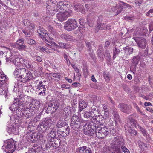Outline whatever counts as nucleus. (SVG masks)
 <instances>
[{"mask_svg":"<svg viewBox=\"0 0 153 153\" xmlns=\"http://www.w3.org/2000/svg\"><path fill=\"white\" fill-rule=\"evenodd\" d=\"M19 54L17 52H13L10 57L9 59L14 63L16 69L13 72L14 77L19 80L22 73L25 72V67L28 68H31L32 66L30 59L19 58Z\"/></svg>","mask_w":153,"mask_h":153,"instance_id":"nucleus-1","label":"nucleus"},{"mask_svg":"<svg viewBox=\"0 0 153 153\" xmlns=\"http://www.w3.org/2000/svg\"><path fill=\"white\" fill-rule=\"evenodd\" d=\"M67 1H64L57 4L56 10L59 13L57 14L56 17L60 21L65 20L71 12V10L68 8L69 5Z\"/></svg>","mask_w":153,"mask_h":153,"instance_id":"nucleus-2","label":"nucleus"},{"mask_svg":"<svg viewBox=\"0 0 153 153\" xmlns=\"http://www.w3.org/2000/svg\"><path fill=\"white\" fill-rule=\"evenodd\" d=\"M25 110L23 116L24 119H27L32 116L35 110L38 109L40 105V102L38 100H34L32 103L27 102V101L24 102Z\"/></svg>","mask_w":153,"mask_h":153,"instance_id":"nucleus-3","label":"nucleus"},{"mask_svg":"<svg viewBox=\"0 0 153 153\" xmlns=\"http://www.w3.org/2000/svg\"><path fill=\"white\" fill-rule=\"evenodd\" d=\"M144 31V34L143 33V35H144L145 34L147 31V29H145L143 30ZM137 34L135 33L134 35L136 37L135 40L137 43L138 47L144 49L145 48L146 45V40L144 38H143L141 37H138L139 36H141L142 35V33H140L139 31H137L136 32Z\"/></svg>","mask_w":153,"mask_h":153,"instance_id":"nucleus-4","label":"nucleus"},{"mask_svg":"<svg viewBox=\"0 0 153 153\" xmlns=\"http://www.w3.org/2000/svg\"><path fill=\"white\" fill-rule=\"evenodd\" d=\"M23 95H21L19 96V98H14V100L13 101V103L12 104L11 106L9 107L10 109L12 111H14L16 110V108L18 106L19 108H22V109H25V106H24V102L21 100L23 97Z\"/></svg>","mask_w":153,"mask_h":153,"instance_id":"nucleus-5","label":"nucleus"},{"mask_svg":"<svg viewBox=\"0 0 153 153\" xmlns=\"http://www.w3.org/2000/svg\"><path fill=\"white\" fill-rule=\"evenodd\" d=\"M84 122L82 118L79 117L77 115H74L72 117L70 126L72 128L76 130L82 125Z\"/></svg>","mask_w":153,"mask_h":153,"instance_id":"nucleus-6","label":"nucleus"},{"mask_svg":"<svg viewBox=\"0 0 153 153\" xmlns=\"http://www.w3.org/2000/svg\"><path fill=\"white\" fill-rule=\"evenodd\" d=\"M78 27L77 22L73 19H69L65 24L64 28L68 31H71Z\"/></svg>","mask_w":153,"mask_h":153,"instance_id":"nucleus-7","label":"nucleus"},{"mask_svg":"<svg viewBox=\"0 0 153 153\" xmlns=\"http://www.w3.org/2000/svg\"><path fill=\"white\" fill-rule=\"evenodd\" d=\"M24 24L26 26V27L23 32L26 36L30 37L33 33L34 26L33 24H30L27 19L24 20Z\"/></svg>","mask_w":153,"mask_h":153,"instance_id":"nucleus-8","label":"nucleus"},{"mask_svg":"<svg viewBox=\"0 0 153 153\" xmlns=\"http://www.w3.org/2000/svg\"><path fill=\"white\" fill-rule=\"evenodd\" d=\"M93 123H87L83 127V131L84 133L86 135L89 136H92L94 131V125H93Z\"/></svg>","mask_w":153,"mask_h":153,"instance_id":"nucleus-9","label":"nucleus"},{"mask_svg":"<svg viewBox=\"0 0 153 153\" xmlns=\"http://www.w3.org/2000/svg\"><path fill=\"white\" fill-rule=\"evenodd\" d=\"M95 132L96 136L99 138H104L108 133V129L106 127H97Z\"/></svg>","mask_w":153,"mask_h":153,"instance_id":"nucleus-10","label":"nucleus"},{"mask_svg":"<svg viewBox=\"0 0 153 153\" xmlns=\"http://www.w3.org/2000/svg\"><path fill=\"white\" fill-rule=\"evenodd\" d=\"M4 146L5 152L7 153H13L16 149L15 142L13 139L8 140Z\"/></svg>","mask_w":153,"mask_h":153,"instance_id":"nucleus-11","label":"nucleus"},{"mask_svg":"<svg viewBox=\"0 0 153 153\" xmlns=\"http://www.w3.org/2000/svg\"><path fill=\"white\" fill-rule=\"evenodd\" d=\"M45 82H40L37 86L36 91L39 92V94L40 95H45L46 89L45 88L46 85L44 84Z\"/></svg>","mask_w":153,"mask_h":153,"instance_id":"nucleus-12","label":"nucleus"},{"mask_svg":"<svg viewBox=\"0 0 153 153\" xmlns=\"http://www.w3.org/2000/svg\"><path fill=\"white\" fill-rule=\"evenodd\" d=\"M120 143L121 142L117 138L114 139L112 143V147L114 149V152L112 153H121L120 149Z\"/></svg>","mask_w":153,"mask_h":153,"instance_id":"nucleus-13","label":"nucleus"},{"mask_svg":"<svg viewBox=\"0 0 153 153\" xmlns=\"http://www.w3.org/2000/svg\"><path fill=\"white\" fill-rule=\"evenodd\" d=\"M26 70L25 72L22 73L19 80L23 82H25L27 80L31 79L32 77V74L30 72L27 73Z\"/></svg>","mask_w":153,"mask_h":153,"instance_id":"nucleus-14","label":"nucleus"},{"mask_svg":"<svg viewBox=\"0 0 153 153\" xmlns=\"http://www.w3.org/2000/svg\"><path fill=\"white\" fill-rule=\"evenodd\" d=\"M94 123L98 125H102L105 122L104 118L102 115H98V116L94 115L91 119Z\"/></svg>","mask_w":153,"mask_h":153,"instance_id":"nucleus-15","label":"nucleus"},{"mask_svg":"<svg viewBox=\"0 0 153 153\" xmlns=\"http://www.w3.org/2000/svg\"><path fill=\"white\" fill-rule=\"evenodd\" d=\"M111 28V26L110 25H106L104 23H98L95 27L97 32H98L100 29L102 30H109Z\"/></svg>","mask_w":153,"mask_h":153,"instance_id":"nucleus-16","label":"nucleus"},{"mask_svg":"<svg viewBox=\"0 0 153 153\" xmlns=\"http://www.w3.org/2000/svg\"><path fill=\"white\" fill-rule=\"evenodd\" d=\"M38 32L39 33V35L43 40H45L46 38L48 37H49L48 34L47 33V31L42 27H39V29L38 30Z\"/></svg>","mask_w":153,"mask_h":153,"instance_id":"nucleus-17","label":"nucleus"},{"mask_svg":"<svg viewBox=\"0 0 153 153\" xmlns=\"http://www.w3.org/2000/svg\"><path fill=\"white\" fill-rule=\"evenodd\" d=\"M131 124H132L134 127L137 128H138L141 132L145 136H147V133L146 130L140 126L138 124L137 122L134 119H133L131 121Z\"/></svg>","mask_w":153,"mask_h":153,"instance_id":"nucleus-18","label":"nucleus"},{"mask_svg":"<svg viewBox=\"0 0 153 153\" xmlns=\"http://www.w3.org/2000/svg\"><path fill=\"white\" fill-rule=\"evenodd\" d=\"M119 107L120 110L125 113H128L131 111V106L124 104H120Z\"/></svg>","mask_w":153,"mask_h":153,"instance_id":"nucleus-19","label":"nucleus"},{"mask_svg":"<svg viewBox=\"0 0 153 153\" xmlns=\"http://www.w3.org/2000/svg\"><path fill=\"white\" fill-rule=\"evenodd\" d=\"M24 43L23 39H19L15 44L14 46L19 49H24L26 48V46L23 45Z\"/></svg>","mask_w":153,"mask_h":153,"instance_id":"nucleus-20","label":"nucleus"},{"mask_svg":"<svg viewBox=\"0 0 153 153\" xmlns=\"http://www.w3.org/2000/svg\"><path fill=\"white\" fill-rule=\"evenodd\" d=\"M58 105L57 102H53L50 104L47 108L48 111H50V113H54L57 110Z\"/></svg>","mask_w":153,"mask_h":153,"instance_id":"nucleus-21","label":"nucleus"},{"mask_svg":"<svg viewBox=\"0 0 153 153\" xmlns=\"http://www.w3.org/2000/svg\"><path fill=\"white\" fill-rule=\"evenodd\" d=\"M41 123L44 126L43 127L44 128V131H45L47 130L50 126L52 123V121L50 118H46Z\"/></svg>","mask_w":153,"mask_h":153,"instance_id":"nucleus-22","label":"nucleus"},{"mask_svg":"<svg viewBox=\"0 0 153 153\" xmlns=\"http://www.w3.org/2000/svg\"><path fill=\"white\" fill-rule=\"evenodd\" d=\"M131 121V123H128L125 125V128L126 131H128L131 134L133 135H135L137 134V132L134 130L132 129L130 127V124L133 125L132 124H131V121Z\"/></svg>","mask_w":153,"mask_h":153,"instance_id":"nucleus-23","label":"nucleus"},{"mask_svg":"<svg viewBox=\"0 0 153 153\" xmlns=\"http://www.w3.org/2000/svg\"><path fill=\"white\" fill-rule=\"evenodd\" d=\"M6 76L2 71H0V87L1 86V85L3 86H5L6 84L5 83V82L6 80Z\"/></svg>","mask_w":153,"mask_h":153,"instance_id":"nucleus-24","label":"nucleus"},{"mask_svg":"<svg viewBox=\"0 0 153 153\" xmlns=\"http://www.w3.org/2000/svg\"><path fill=\"white\" fill-rule=\"evenodd\" d=\"M78 153H91L90 149L83 146L79 148L77 150Z\"/></svg>","mask_w":153,"mask_h":153,"instance_id":"nucleus-25","label":"nucleus"},{"mask_svg":"<svg viewBox=\"0 0 153 153\" xmlns=\"http://www.w3.org/2000/svg\"><path fill=\"white\" fill-rule=\"evenodd\" d=\"M83 6L79 4H76L74 6V9L77 11H80L83 13H85V10L84 9H83Z\"/></svg>","mask_w":153,"mask_h":153,"instance_id":"nucleus-26","label":"nucleus"},{"mask_svg":"<svg viewBox=\"0 0 153 153\" xmlns=\"http://www.w3.org/2000/svg\"><path fill=\"white\" fill-rule=\"evenodd\" d=\"M7 130L9 134L13 133L16 134L18 133L17 130H16L14 126L13 125H11L8 127L7 129Z\"/></svg>","mask_w":153,"mask_h":153,"instance_id":"nucleus-27","label":"nucleus"},{"mask_svg":"<svg viewBox=\"0 0 153 153\" xmlns=\"http://www.w3.org/2000/svg\"><path fill=\"white\" fill-rule=\"evenodd\" d=\"M79 111H81L84 108H85L87 106V104L83 100H80L79 102Z\"/></svg>","mask_w":153,"mask_h":153,"instance_id":"nucleus-28","label":"nucleus"},{"mask_svg":"<svg viewBox=\"0 0 153 153\" xmlns=\"http://www.w3.org/2000/svg\"><path fill=\"white\" fill-rule=\"evenodd\" d=\"M32 139H39L40 140H42V141L44 140L43 139V135L41 134H37L36 133H33V134L31 136Z\"/></svg>","mask_w":153,"mask_h":153,"instance_id":"nucleus-29","label":"nucleus"},{"mask_svg":"<svg viewBox=\"0 0 153 153\" xmlns=\"http://www.w3.org/2000/svg\"><path fill=\"white\" fill-rule=\"evenodd\" d=\"M140 59V57L138 56H136L133 58L131 67L134 66V68H135V66L138 63Z\"/></svg>","mask_w":153,"mask_h":153,"instance_id":"nucleus-30","label":"nucleus"},{"mask_svg":"<svg viewBox=\"0 0 153 153\" xmlns=\"http://www.w3.org/2000/svg\"><path fill=\"white\" fill-rule=\"evenodd\" d=\"M64 114L66 116H68L70 115L71 113V107L69 106L65 107L64 109Z\"/></svg>","mask_w":153,"mask_h":153,"instance_id":"nucleus-31","label":"nucleus"},{"mask_svg":"<svg viewBox=\"0 0 153 153\" xmlns=\"http://www.w3.org/2000/svg\"><path fill=\"white\" fill-rule=\"evenodd\" d=\"M43 126H43V125L41 123H40L38 125L37 129L39 133L41 134L45 132L46 131V130L44 131V128Z\"/></svg>","mask_w":153,"mask_h":153,"instance_id":"nucleus-32","label":"nucleus"},{"mask_svg":"<svg viewBox=\"0 0 153 153\" xmlns=\"http://www.w3.org/2000/svg\"><path fill=\"white\" fill-rule=\"evenodd\" d=\"M61 37L63 39L69 41H71L73 38V37L71 36L66 34H62L61 35Z\"/></svg>","mask_w":153,"mask_h":153,"instance_id":"nucleus-33","label":"nucleus"},{"mask_svg":"<svg viewBox=\"0 0 153 153\" xmlns=\"http://www.w3.org/2000/svg\"><path fill=\"white\" fill-rule=\"evenodd\" d=\"M6 84L5 86H3L1 85V87H0V94L1 95H4V96H6L7 95V93L6 90H5L6 88Z\"/></svg>","mask_w":153,"mask_h":153,"instance_id":"nucleus-34","label":"nucleus"},{"mask_svg":"<svg viewBox=\"0 0 153 153\" xmlns=\"http://www.w3.org/2000/svg\"><path fill=\"white\" fill-rule=\"evenodd\" d=\"M133 51V48L128 46L126 47L124 49V51L127 55L130 54L132 53Z\"/></svg>","mask_w":153,"mask_h":153,"instance_id":"nucleus-35","label":"nucleus"},{"mask_svg":"<svg viewBox=\"0 0 153 153\" xmlns=\"http://www.w3.org/2000/svg\"><path fill=\"white\" fill-rule=\"evenodd\" d=\"M56 130L55 128H53L52 130L51 131L50 133L48 134V137H51V138L54 139L55 137L56 134Z\"/></svg>","mask_w":153,"mask_h":153,"instance_id":"nucleus-36","label":"nucleus"},{"mask_svg":"<svg viewBox=\"0 0 153 153\" xmlns=\"http://www.w3.org/2000/svg\"><path fill=\"white\" fill-rule=\"evenodd\" d=\"M50 43L51 44H52L54 46V47L56 48H63V47H64V43H59L60 46L58 45L55 43V42H50Z\"/></svg>","mask_w":153,"mask_h":153,"instance_id":"nucleus-37","label":"nucleus"},{"mask_svg":"<svg viewBox=\"0 0 153 153\" xmlns=\"http://www.w3.org/2000/svg\"><path fill=\"white\" fill-rule=\"evenodd\" d=\"M138 143L140 148H141V149H143L144 150L146 149L147 146L145 143L140 140L139 141Z\"/></svg>","mask_w":153,"mask_h":153,"instance_id":"nucleus-38","label":"nucleus"},{"mask_svg":"<svg viewBox=\"0 0 153 153\" xmlns=\"http://www.w3.org/2000/svg\"><path fill=\"white\" fill-rule=\"evenodd\" d=\"M66 123L62 120H59L56 125V126L58 128H61L65 126Z\"/></svg>","mask_w":153,"mask_h":153,"instance_id":"nucleus-39","label":"nucleus"},{"mask_svg":"<svg viewBox=\"0 0 153 153\" xmlns=\"http://www.w3.org/2000/svg\"><path fill=\"white\" fill-rule=\"evenodd\" d=\"M69 129L68 128H66L65 133L64 131L61 132L60 131H58V132L63 137H65L69 134Z\"/></svg>","mask_w":153,"mask_h":153,"instance_id":"nucleus-40","label":"nucleus"},{"mask_svg":"<svg viewBox=\"0 0 153 153\" xmlns=\"http://www.w3.org/2000/svg\"><path fill=\"white\" fill-rule=\"evenodd\" d=\"M26 41L27 43L30 45H34L36 43V42L34 40L29 38L27 39L26 40Z\"/></svg>","mask_w":153,"mask_h":153,"instance_id":"nucleus-41","label":"nucleus"},{"mask_svg":"<svg viewBox=\"0 0 153 153\" xmlns=\"http://www.w3.org/2000/svg\"><path fill=\"white\" fill-rule=\"evenodd\" d=\"M104 115L103 116L104 120H108L109 118V114L108 111H105L104 112Z\"/></svg>","mask_w":153,"mask_h":153,"instance_id":"nucleus-42","label":"nucleus"},{"mask_svg":"<svg viewBox=\"0 0 153 153\" xmlns=\"http://www.w3.org/2000/svg\"><path fill=\"white\" fill-rule=\"evenodd\" d=\"M114 119L116 123L120 121L119 116L118 114H115L114 115Z\"/></svg>","mask_w":153,"mask_h":153,"instance_id":"nucleus-43","label":"nucleus"},{"mask_svg":"<svg viewBox=\"0 0 153 153\" xmlns=\"http://www.w3.org/2000/svg\"><path fill=\"white\" fill-rule=\"evenodd\" d=\"M114 53L113 54V57L114 58H115L116 57V56L117 55H118V53L120 51V50H117L116 48L114 49Z\"/></svg>","mask_w":153,"mask_h":153,"instance_id":"nucleus-44","label":"nucleus"},{"mask_svg":"<svg viewBox=\"0 0 153 153\" xmlns=\"http://www.w3.org/2000/svg\"><path fill=\"white\" fill-rule=\"evenodd\" d=\"M121 148L124 153H130L129 150L125 146H122Z\"/></svg>","mask_w":153,"mask_h":153,"instance_id":"nucleus-45","label":"nucleus"},{"mask_svg":"<svg viewBox=\"0 0 153 153\" xmlns=\"http://www.w3.org/2000/svg\"><path fill=\"white\" fill-rule=\"evenodd\" d=\"M52 75L53 77H54L55 78H58L59 79L61 76V75L59 73H53V74Z\"/></svg>","mask_w":153,"mask_h":153,"instance_id":"nucleus-46","label":"nucleus"},{"mask_svg":"<svg viewBox=\"0 0 153 153\" xmlns=\"http://www.w3.org/2000/svg\"><path fill=\"white\" fill-rule=\"evenodd\" d=\"M64 56L65 59L66 60V62L68 65H70V62L68 56L64 54Z\"/></svg>","mask_w":153,"mask_h":153,"instance_id":"nucleus-47","label":"nucleus"},{"mask_svg":"<svg viewBox=\"0 0 153 153\" xmlns=\"http://www.w3.org/2000/svg\"><path fill=\"white\" fill-rule=\"evenodd\" d=\"M134 106L135 108L137 110L138 112H139L141 114H143V113L140 110L139 108L136 104H134Z\"/></svg>","mask_w":153,"mask_h":153,"instance_id":"nucleus-48","label":"nucleus"},{"mask_svg":"<svg viewBox=\"0 0 153 153\" xmlns=\"http://www.w3.org/2000/svg\"><path fill=\"white\" fill-rule=\"evenodd\" d=\"M40 49L41 50L43 51H45L47 53L50 52V51H49V50L48 48L42 47L40 48Z\"/></svg>","mask_w":153,"mask_h":153,"instance_id":"nucleus-49","label":"nucleus"},{"mask_svg":"<svg viewBox=\"0 0 153 153\" xmlns=\"http://www.w3.org/2000/svg\"><path fill=\"white\" fill-rule=\"evenodd\" d=\"M91 115V114L90 113L88 112H87L84 114V117L85 118H88L90 117Z\"/></svg>","mask_w":153,"mask_h":153,"instance_id":"nucleus-50","label":"nucleus"},{"mask_svg":"<svg viewBox=\"0 0 153 153\" xmlns=\"http://www.w3.org/2000/svg\"><path fill=\"white\" fill-rule=\"evenodd\" d=\"M120 5H121L122 6V7H124V8H126L127 7H130V6L128 4L124 3H121V4H120Z\"/></svg>","mask_w":153,"mask_h":153,"instance_id":"nucleus-51","label":"nucleus"},{"mask_svg":"<svg viewBox=\"0 0 153 153\" xmlns=\"http://www.w3.org/2000/svg\"><path fill=\"white\" fill-rule=\"evenodd\" d=\"M48 30L49 31L52 33H54V31L53 30V28L51 26H50L48 27Z\"/></svg>","mask_w":153,"mask_h":153,"instance_id":"nucleus-52","label":"nucleus"},{"mask_svg":"<svg viewBox=\"0 0 153 153\" xmlns=\"http://www.w3.org/2000/svg\"><path fill=\"white\" fill-rule=\"evenodd\" d=\"M104 77L106 81L108 82L110 80V78L107 74L104 75Z\"/></svg>","mask_w":153,"mask_h":153,"instance_id":"nucleus-53","label":"nucleus"},{"mask_svg":"<svg viewBox=\"0 0 153 153\" xmlns=\"http://www.w3.org/2000/svg\"><path fill=\"white\" fill-rule=\"evenodd\" d=\"M102 106L104 110V112L105 111H108L107 106L105 104H103L102 105Z\"/></svg>","mask_w":153,"mask_h":153,"instance_id":"nucleus-54","label":"nucleus"},{"mask_svg":"<svg viewBox=\"0 0 153 153\" xmlns=\"http://www.w3.org/2000/svg\"><path fill=\"white\" fill-rule=\"evenodd\" d=\"M149 31H152L153 30V22L150 24L149 25Z\"/></svg>","mask_w":153,"mask_h":153,"instance_id":"nucleus-55","label":"nucleus"},{"mask_svg":"<svg viewBox=\"0 0 153 153\" xmlns=\"http://www.w3.org/2000/svg\"><path fill=\"white\" fill-rule=\"evenodd\" d=\"M79 23L81 25H83L85 23V21L83 19H80L79 20Z\"/></svg>","mask_w":153,"mask_h":153,"instance_id":"nucleus-56","label":"nucleus"},{"mask_svg":"<svg viewBox=\"0 0 153 153\" xmlns=\"http://www.w3.org/2000/svg\"><path fill=\"white\" fill-rule=\"evenodd\" d=\"M153 13V9H150L148 12L146 13V15L147 16H149V13Z\"/></svg>","mask_w":153,"mask_h":153,"instance_id":"nucleus-57","label":"nucleus"},{"mask_svg":"<svg viewBox=\"0 0 153 153\" xmlns=\"http://www.w3.org/2000/svg\"><path fill=\"white\" fill-rule=\"evenodd\" d=\"M152 104L150 102H145L144 103V105L146 106H152Z\"/></svg>","mask_w":153,"mask_h":153,"instance_id":"nucleus-58","label":"nucleus"},{"mask_svg":"<svg viewBox=\"0 0 153 153\" xmlns=\"http://www.w3.org/2000/svg\"><path fill=\"white\" fill-rule=\"evenodd\" d=\"M53 4H52V6L51 7V6H50V5H48L47 6V7H46L47 9V10L48 9H49L50 8V7H51V10H53Z\"/></svg>","mask_w":153,"mask_h":153,"instance_id":"nucleus-59","label":"nucleus"},{"mask_svg":"<svg viewBox=\"0 0 153 153\" xmlns=\"http://www.w3.org/2000/svg\"><path fill=\"white\" fill-rule=\"evenodd\" d=\"M52 45H51L49 44H46V46L50 48H51L52 49H53V47L54 46L52 44H51Z\"/></svg>","mask_w":153,"mask_h":153,"instance_id":"nucleus-60","label":"nucleus"},{"mask_svg":"<svg viewBox=\"0 0 153 153\" xmlns=\"http://www.w3.org/2000/svg\"><path fill=\"white\" fill-rule=\"evenodd\" d=\"M117 9V7H113L111 8V10L112 11H115V10Z\"/></svg>","mask_w":153,"mask_h":153,"instance_id":"nucleus-61","label":"nucleus"},{"mask_svg":"<svg viewBox=\"0 0 153 153\" xmlns=\"http://www.w3.org/2000/svg\"><path fill=\"white\" fill-rule=\"evenodd\" d=\"M110 42L109 41H107L105 44V46L106 47H107L110 44Z\"/></svg>","mask_w":153,"mask_h":153,"instance_id":"nucleus-62","label":"nucleus"},{"mask_svg":"<svg viewBox=\"0 0 153 153\" xmlns=\"http://www.w3.org/2000/svg\"><path fill=\"white\" fill-rule=\"evenodd\" d=\"M91 80L94 82H96V80L95 79L94 76V75H92L91 76Z\"/></svg>","mask_w":153,"mask_h":153,"instance_id":"nucleus-63","label":"nucleus"},{"mask_svg":"<svg viewBox=\"0 0 153 153\" xmlns=\"http://www.w3.org/2000/svg\"><path fill=\"white\" fill-rule=\"evenodd\" d=\"M65 79L67 81L71 83L72 82V80L71 79H68L67 77H65Z\"/></svg>","mask_w":153,"mask_h":153,"instance_id":"nucleus-64","label":"nucleus"}]
</instances>
